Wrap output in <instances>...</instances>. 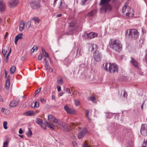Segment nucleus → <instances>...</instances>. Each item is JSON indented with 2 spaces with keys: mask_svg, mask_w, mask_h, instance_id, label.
Wrapping results in <instances>:
<instances>
[{
  "mask_svg": "<svg viewBox=\"0 0 147 147\" xmlns=\"http://www.w3.org/2000/svg\"><path fill=\"white\" fill-rule=\"evenodd\" d=\"M109 45L110 48L116 52H119L122 50V45L121 43L118 40L111 41Z\"/></svg>",
  "mask_w": 147,
  "mask_h": 147,
  "instance_id": "f257e3e1",
  "label": "nucleus"
},
{
  "mask_svg": "<svg viewBox=\"0 0 147 147\" xmlns=\"http://www.w3.org/2000/svg\"><path fill=\"white\" fill-rule=\"evenodd\" d=\"M111 0H101L100 5H104L102 7L100 8L101 11L106 13L107 11H109L112 10V5L107 4Z\"/></svg>",
  "mask_w": 147,
  "mask_h": 147,
  "instance_id": "f03ea898",
  "label": "nucleus"
},
{
  "mask_svg": "<svg viewBox=\"0 0 147 147\" xmlns=\"http://www.w3.org/2000/svg\"><path fill=\"white\" fill-rule=\"evenodd\" d=\"M127 33L129 37L132 39L135 40L138 38L139 37V33L138 30L136 29H131L127 30Z\"/></svg>",
  "mask_w": 147,
  "mask_h": 147,
  "instance_id": "7ed1b4c3",
  "label": "nucleus"
},
{
  "mask_svg": "<svg viewBox=\"0 0 147 147\" xmlns=\"http://www.w3.org/2000/svg\"><path fill=\"white\" fill-rule=\"evenodd\" d=\"M93 56L94 60L97 62H99L101 60L102 54L100 52L96 50L94 52Z\"/></svg>",
  "mask_w": 147,
  "mask_h": 147,
  "instance_id": "20e7f679",
  "label": "nucleus"
},
{
  "mask_svg": "<svg viewBox=\"0 0 147 147\" xmlns=\"http://www.w3.org/2000/svg\"><path fill=\"white\" fill-rule=\"evenodd\" d=\"M19 0H9L8 2V5L11 8L16 7L19 3Z\"/></svg>",
  "mask_w": 147,
  "mask_h": 147,
  "instance_id": "39448f33",
  "label": "nucleus"
},
{
  "mask_svg": "<svg viewBox=\"0 0 147 147\" xmlns=\"http://www.w3.org/2000/svg\"><path fill=\"white\" fill-rule=\"evenodd\" d=\"M109 66L108 71L110 73H114L118 71V66H117L113 63H109Z\"/></svg>",
  "mask_w": 147,
  "mask_h": 147,
  "instance_id": "423d86ee",
  "label": "nucleus"
},
{
  "mask_svg": "<svg viewBox=\"0 0 147 147\" xmlns=\"http://www.w3.org/2000/svg\"><path fill=\"white\" fill-rule=\"evenodd\" d=\"M141 134L144 136H147V124H142L140 130Z\"/></svg>",
  "mask_w": 147,
  "mask_h": 147,
  "instance_id": "0eeeda50",
  "label": "nucleus"
},
{
  "mask_svg": "<svg viewBox=\"0 0 147 147\" xmlns=\"http://www.w3.org/2000/svg\"><path fill=\"white\" fill-rule=\"evenodd\" d=\"M31 7L34 9H37L40 7V4L36 1H32L30 3Z\"/></svg>",
  "mask_w": 147,
  "mask_h": 147,
  "instance_id": "6e6552de",
  "label": "nucleus"
},
{
  "mask_svg": "<svg viewBox=\"0 0 147 147\" xmlns=\"http://www.w3.org/2000/svg\"><path fill=\"white\" fill-rule=\"evenodd\" d=\"M87 131L86 128H84L81 130L78 134V138L80 139L82 138L87 132Z\"/></svg>",
  "mask_w": 147,
  "mask_h": 147,
  "instance_id": "1a4fd4ad",
  "label": "nucleus"
},
{
  "mask_svg": "<svg viewBox=\"0 0 147 147\" xmlns=\"http://www.w3.org/2000/svg\"><path fill=\"white\" fill-rule=\"evenodd\" d=\"M134 15V11L133 9L129 7L127 8V12L126 13V16L128 17H132Z\"/></svg>",
  "mask_w": 147,
  "mask_h": 147,
  "instance_id": "9d476101",
  "label": "nucleus"
},
{
  "mask_svg": "<svg viewBox=\"0 0 147 147\" xmlns=\"http://www.w3.org/2000/svg\"><path fill=\"white\" fill-rule=\"evenodd\" d=\"M6 8V4L3 0H0V11H3Z\"/></svg>",
  "mask_w": 147,
  "mask_h": 147,
  "instance_id": "9b49d317",
  "label": "nucleus"
},
{
  "mask_svg": "<svg viewBox=\"0 0 147 147\" xmlns=\"http://www.w3.org/2000/svg\"><path fill=\"white\" fill-rule=\"evenodd\" d=\"M131 60L130 62L137 69L139 68V66L138 62L132 57H131Z\"/></svg>",
  "mask_w": 147,
  "mask_h": 147,
  "instance_id": "f8f14e48",
  "label": "nucleus"
},
{
  "mask_svg": "<svg viewBox=\"0 0 147 147\" xmlns=\"http://www.w3.org/2000/svg\"><path fill=\"white\" fill-rule=\"evenodd\" d=\"M64 109L67 113L73 114L74 113V110L71 108H69L67 105H65L64 107Z\"/></svg>",
  "mask_w": 147,
  "mask_h": 147,
  "instance_id": "ddd939ff",
  "label": "nucleus"
},
{
  "mask_svg": "<svg viewBox=\"0 0 147 147\" xmlns=\"http://www.w3.org/2000/svg\"><path fill=\"white\" fill-rule=\"evenodd\" d=\"M98 34L97 33L91 32L88 34L87 35V37L90 39H91L94 38L95 37H96L98 36Z\"/></svg>",
  "mask_w": 147,
  "mask_h": 147,
  "instance_id": "4468645a",
  "label": "nucleus"
},
{
  "mask_svg": "<svg viewBox=\"0 0 147 147\" xmlns=\"http://www.w3.org/2000/svg\"><path fill=\"white\" fill-rule=\"evenodd\" d=\"M96 12L95 9L89 12L87 14V16L89 17H91L94 16Z\"/></svg>",
  "mask_w": 147,
  "mask_h": 147,
  "instance_id": "2eb2a0df",
  "label": "nucleus"
},
{
  "mask_svg": "<svg viewBox=\"0 0 147 147\" xmlns=\"http://www.w3.org/2000/svg\"><path fill=\"white\" fill-rule=\"evenodd\" d=\"M89 50V51H93L95 48L96 47V45L93 44H90L88 45Z\"/></svg>",
  "mask_w": 147,
  "mask_h": 147,
  "instance_id": "dca6fc26",
  "label": "nucleus"
},
{
  "mask_svg": "<svg viewBox=\"0 0 147 147\" xmlns=\"http://www.w3.org/2000/svg\"><path fill=\"white\" fill-rule=\"evenodd\" d=\"M10 76L9 75L6 81L5 87L7 89L9 88L10 86Z\"/></svg>",
  "mask_w": 147,
  "mask_h": 147,
  "instance_id": "f3484780",
  "label": "nucleus"
},
{
  "mask_svg": "<svg viewBox=\"0 0 147 147\" xmlns=\"http://www.w3.org/2000/svg\"><path fill=\"white\" fill-rule=\"evenodd\" d=\"M25 26V23L22 20L20 22V24L19 26V29L20 30V31H22L23 30Z\"/></svg>",
  "mask_w": 147,
  "mask_h": 147,
  "instance_id": "a211bd4d",
  "label": "nucleus"
},
{
  "mask_svg": "<svg viewBox=\"0 0 147 147\" xmlns=\"http://www.w3.org/2000/svg\"><path fill=\"white\" fill-rule=\"evenodd\" d=\"M45 124L48 127L51 129H55V126L53 124L51 123L50 122L46 121L45 122Z\"/></svg>",
  "mask_w": 147,
  "mask_h": 147,
  "instance_id": "6ab92c4d",
  "label": "nucleus"
},
{
  "mask_svg": "<svg viewBox=\"0 0 147 147\" xmlns=\"http://www.w3.org/2000/svg\"><path fill=\"white\" fill-rule=\"evenodd\" d=\"M18 104V101L16 100H13L9 104V106L11 107H15Z\"/></svg>",
  "mask_w": 147,
  "mask_h": 147,
  "instance_id": "aec40b11",
  "label": "nucleus"
},
{
  "mask_svg": "<svg viewBox=\"0 0 147 147\" xmlns=\"http://www.w3.org/2000/svg\"><path fill=\"white\" fill-rule=\"evenodd\" d=\"M61 129L66 131H68L69 130V127H67L65 124H63L62 125Z\"/></svg>",
  "mask_w": 147,
  "mask_h": 147,
  "instance_id": "412c9836",
  "label": "nucleus"
},
{
  "mask_svg": "<svg viewBox=\"0 0 147 147\" xmlns=\"http://www.w3.org/2000/svg\"><path fill=\"white\" fill-rule=\"evenodd\" d=\"M34 114H35V113L34 111H28L25 112L24 115L26 116H32L34 115Z\"/></svg>",
  "mask_w": 147,
  "mask_h": 147,
  "instance_id": "4be33fe9",
  "label": "nucleus"
},
{
  "mask_svg": "<svg viewBox=\"0 0 147 147\" xmlns=\"http://www.w3.org/2000/svg\"><path fill=\"white\" fill-rule=\"evenodd\" d=\"M36 123L40 125L42 127H43L44 123L42 121V120L40 119H38L36 121Z\"/></svg>",
  "mask_w": 147,
  "mask_h": 147,
  "instance_id": "5701e85b",
  "label": "nucleus"
},
{
  "mask_svg": "<svg viewBox=\"0 0 147 147\" xmlns=\"http://www.w3.org/2000/svg\"><path fill=\"white\" fill-rule=\"evenodd\" d=\"M82 52L81 49L79 48H78L76 50V57H78L82 54Z\"/></svg>",
  "mask_w": 147,
  "mask_h": 147,
  "instance_id": "b1692460",
  "label": "nucleus"
},
{
  "mask_svg": "<svg viewBox=\"0 0 147 147\" xmlns=\"http://www.w3.org/2000/svg\"><path fill=\"white\" fill-rule=\"evenodd\" d=\"M71 61V60L69 59V57L66 58L65 60V63L66 65H68L70 64Z\"/></svg>",
  "mask_w": 147,
  "mask_h": 147,
  "instance_id": "393cba45",
  "label": "nucleus"
},
{
  "mask_svg": "<svg viewBox=\"0 0 147 147\" xmlns=\"http://www.w3.org/2000/svg\"><path fill=\"white\" fill-rule=\"evenodd\" d=\"M16 67L15 66H13L10 68V72L11 74H13L16 70Z\"/></svg>",
  "mask_w": 147,
  "mask_h": 147,
  "instance_id": "a878e982",
  "label": "nucleus"
},
{
  "mask_svg": "<svg viewBox=\"0 0 147 147\" xmlns=\"http://www.w3.org/2000/svg\"><path fill=\"white\" fill-rule=\"evenodd\" d=\"M23 35V34L22 33L19 34L15 36V38L17 39V40H18L22 38Z\"/></svg>",
  "mask_w": 147,
  "mask_h": 147,
  "instance_id": "bb28decb",
  "label": "nucleus"
},
{
  "mask_svg": "<svg viewBox=\"0 0 147 147\" xmlns=\"http://www.w3.org/2000/svg\"><path fill=\"white\" fill-rule=\"evenodd\" d=\"M57 83L60 85H62L63 84V80L62 78H57Z\"/></svg>",
  "mask_w": 147,
  "mask_h": 147,
  "instance_id": "cd10ccee",
  "label": "nucleus"
},
{
  "mask_svg": "<svg viewBox=\"0 0 147 147\" xmlns=\"http://www.w3.org/2000/svg\"><path fill=\"white\" fill-rule=\"evenodd\" d=\"M91 100L92 102L93 103H95L96 102V99L94 96H92L89 98V99L88 100Z\"/></svg>",
  "mask_w": 147,
  "mask_h": 147,
  "instance_id": "c85d7f7f",
  "label": "nucleus"
},
{
  "mask_svg": "<svg viewBox=\"0 0 147 147\" xmlns=\"http://www.w3.org/2000/svg\"><path fill=\"white\" fill-rule=\"evenodd\" d=\"M31 20H32L34 21L37 22L38 23H39L40 22V20L37 17H34L32 18L31 19Z\"/></svg>",
  "mask_w": 147,
  "mask_h": 147,
  "instance_id": "c756f323",
  "label": "nucleus"
},
{
  "mask_svg": "<svg viewBox=\"0 0 147 147\" xmlns=\"http://www.w3.org/2000/svg\"><path fill=\"white\" fill-rule=\"evenodd\" d=\"M31 23L30 21H28L27 22L26 25V27L28 29L31 26Z\"/></svg>",
  "mask_w": 147,
  "mask_h": 147,
  "instance_id": "7c9ffc66",
  "label": "nucleus"
},
{
  "mask_svg": "<svg viewBox=\"0 0 147 147\" xmlns=\"http://www.w3.org/2000/svg\"><path fill=\"white\" fill-rule=\"evenodd\" d=\"M7 123L6 121H5L3 122V128L5 129H7L8 128L7 126Z\"/></svg>",
  "mask_w": 147,
  "mask_h": 147,
  "instance_id": "2f4dec72",
  "label": "nucleus"
},
{
  "mask_svg": "<svg viewBox=\"0 0 147 147\" xmlns=\"http://www.w3.org/2000/svg\"><path fill=\"white\" fill-rule=\"evenodd\" d=\"M32 131L30 129H29L28 131L26 134L27 136L29 137H30L32 135Z\"/></svg>",
  "mask_w": 147,
  "mask_h": 147,
  "instance_id": "473e14b6",
  "label": "nucleus"
},
{
  "mask_svg": "<svg viewBox=\"0 0 147 147\" xmlns=\"http://www.w3.org/2000/svg\"><path fill=\"white\" fill-rule=\"evenodd\" d=\"M54 116L51 115H49L48 116V119L50 121H52L53 119L54 118Z\"/></svg>",
  "mask_w": 147,
  "mask_h": 147,
  "instance_id": "72a5a7b5",
  "label": "nucleus"
},
{
  "mask_svg": "<svg viewBox=\"0 0 147 147\" xmlns=\"http://www.w3.org/2000/svg\"><path fill=\"white\" fill-rule=\"evenodd\" d=\"M39 106V103L37 102L36 101L34 102V107H33L32 106V108H36L38 107Z\"/></svg>",
  "mask_w": 147,
  "mask_h": 147,
  "instance_id": "f704fd0d",
  "label": "nucleus"
},
{
  "mask_svg": "<svg viewBox=\"0 0 147 147\" xmlns=\"http://www.w3.org/2000/svg\"><path fill=\"white\" fill-rule=\"evenodd\" d=\"M38 49V47L36 46H34L32 48V53L34 52L35 50H36V51H37Z\"/></svg>",
  "mask_w": 147,
  "mask_h": 147,
  "instance_id": "c9c22d12",
  "label": "nucleus"
},
{
  "mask_svg": "<svg viewBox=\"0 0 147 147\" xmlns=\"http://www.w3.org/2000/svg\"><path fill=\"white\" fill-rule=\"evenodd\" d=\"M103 65L104 66V69L107 71H108V69L107 68L108 67V63H106L105 65L104 64Z\"/></svg>",
  "mask_w": 147,
  "mask_h": 147,
  "instance_id": "e433bc0d",
  "label": "nucleus"
},
{
  "mask_svg": "<svg viewBox=\"0 0 147 147\" xmlns=\"http://www.w3.org/2000/svg\"><path fill=\"white\" fill-rule=\"evenodd\" d=\"M8 144V141L7 140L4 142L3 147H7Z\"/></svg>",
  "mask_w": 147,
  "mask_h": 147,
  "instance_id": "4c0bfd02",
  "label": "nucleus"
},
{
  "mask_svg": "<svg viewBox=\"0 0 147 147\" xmlns=\"http://www.w3.org/2000/svg\"><path fill=\"white\" fill-rule=\"evenodd\" d=\"M142 146L143 147H147V140L145 141V140H144Z\"/></svg>",
  "mask_w": 147,
  "mask_h": 147,
  "instance_id": "58836bf2",
  "label": "nucleus"
},
{
  "mask_svg": "<svg viewBox=\"0 0 147 147\" xmlns=\"http://www.w3.org/2000/svg\"><path fill=\"white\" fill-rule=\"evenodd\" d=\"M74 102L75 103V105H76L77 106H78L80 105V102L78 100H74Z\"/></svg>",
  "mask_w": 147,
  "mask_h": 147,
  "instance_id": "ea45409f",
  "label": "nucleus"
},
{
  "mask_svg": "<svg viewBox=\"0 0 147 147\" xmlns=\"http://www.w3.org/2000/svg\"><path fill=\"white\" fill-rule=\"evenodd\" d=\"M11 49H10L9 53L7 54V56H6V62H7V60L8 59L9 56L10 55V53H11Z\"/></svg>",
  "mask_w": 147,
  "mask_h": 147,
  "instance_id": "a19ab883",
  "label": "nucleus"
},
{
  "mask_svg": "<svg viewBox=\"0 0 147 147\" xmlns=\"http://www.w3.org/2000/svg\"><path fill=\"white\" fill-rule=\"evenodd\" d=\"M127 7V6L126 5H125L122 8V12L123 13H124L125 12L126 10Z\"/></svg>",
  "mask_w": 147,
  "mask_h": 147,
  "instance_id": "79ce46f5",
  "label": "nucleus"
},
{
  "mask_svg": "<svg viewBox=\"0 0 147 147\" xmlns=\"http://www.w3.org/2000/svg\"><path fill=\"white\" fill-rule=\"evenodd\" d=\"M44 55L46 57H48V59H50V58L49 57V55L46 52H45V53H43Z\"/></svg>",
  "mask_w": 147,
  "mask_h": 147,
  "instance_id": "37998d69",
  "label": "nucleus"
},
{
  "mask_svg": "<svg viewBox=\"0 0 147 147\" xmlns=\"http://www.w3.org/2000/svg\"><path fill=\"white\" fill-rule=\"evenodd\" d=\"M72 144L74 147H78L77 143L75 141H73Z\"/></svg>",
  "mask_w": 147,
  "mask_h": 147,
  "instance_id": "c03bdc74",
  "label": "nucleus"
},
{
  "mask_svg": "<svg viewBox=\"0 0 147 147\" xmlns=\"http://www.w3.org/2000/svg\"><path fill=\"white\" fill-rule=\"evenodd\" d=\"M40 101L42 103H45L46 101V100L45 99H44L43 98H40Z\"/></svg>",
  "mask_w": 147,
  "mask_h": 147,
  "instance_id": "a18cd8bd",
  "label": "nucleus"
},
{
  "mask_svg": "<svg viewBox=\"0 0 147 147\" xmlns=\"http://www.w3.org/2000/svg\"><path fill=\"white\" fill-rule=\"evenodd\" d=\"M2 52L4 56L6 54L7 51L5 50V49H3L2 50Z\"/></svg>",
  "mask_w": 147,
  "mask_h": 147,
  "instance_id": "49530a36",
  "label": "nucleus"
},
{
  "mask_svg": "<svg viewBox=\"0 0 147 147\" xmlns=\"http://www.w3.org/2000/svg\"><path fill=\"white\" fill-rule=\"evenodd\" d=\"M145 59L146 61V62L147 65V51L146 50V53L145 55Z\"/></svg>",
  "mask_w": 147,
  "mask_h": 147,
  "instance_id": "de8ad7c7",
  "label": "nucleus"
},
{
  "mask_svg": "<svg viewBox=\"0 0 147 147\" xmlns=\"http://www.w3.org/2000/svg\"><path fill=\"white\" fill-rule=\"evenodd\" d=\"M89 111L88 110H86V116L88 119H89Z\"/></svg>",
  "mask_w": 147,
  "mask_h": 147,
  "instance_id": "09e8293b",
  "label": "nucleus"
},
{
  "mask_svg": "<svg viewBox=\"0 0 147 147\" xmlns=\"http://www.w3.org/2000/svg\"><path fill=\"white\" fill-rule=\"evenodd\" d=\"M52 121H53L54 123H56L58 122V121L57 119L54 117Z\"/></svg>",
  "mask_w": 147,
  "mask_h": 147,
  "instance_id": "8fccbe9b",
  "label": "nucleus"
},
{
  "mask_svg": "<svg viewBox=\"0 0 147 147\" xmlns=\"http://www.w3.org/2000/svg\"><path fill=\"white\" fill-rule=\"evenodd\" d=\"M108 114V113H107ZM113 113H108L109 116H107V117L109 118H110L112 117Z\"/></svg>",
  "mask_w": 147,
  "mask_h": 147,
  "instance_id": "3c124183",
  "label": "nucleus"
},
{
  "mask_svg": "<svg viewBox=\"0 0 147 147\" xmlns=\"http://www.w3.org/2000/svg\"><path fill=\"white\" fill-rule=\"evenodd\" d=\"M42 54H40L38 57V59L39 60H41L42 59Z\"/></svg>",
  "mask_w": 147,
  "mask_h": 147,
  "instance_id": "603ef678",
  "label": "nucleus"
},
{
  "mask_svg": "<svg viewBox=\"0 0 147 147\" xmlns=\"http://www.w3.org/2000/svg\"><path fill=\"white\" fill-rule=\"evenodd\" d=\"M66 92L67 93L69 94H70L71 93V91L70 89L69 88H67L66 90Z\"/></svg>",
  "mask_w": 147,
  "mask_h": 147,
  "instance_id": "864d4df0",
  "label": "nucleus"
},
{
  "mask_svg": "<svg viewBox=\"0 0 147 147\" xmlns=\"http://www.w3.org/2000/svg\"><path fill=\"white\" fill-rule=\"evenodd\" d=\"M127 95V94L126 91H124L123 94V96L124 97H126Z\"/></svg>",
  "mask_w": 147,
  "mask_h": 147,
  "instance_id": "5fc2aeb1",
  "label": "nucleus"
},
{
  "mask_svg": "<svg viewBox=\"0 0 147 147\" xmlns=\"http://www.w3.org/2000/svg\"><path fill=\"white\" fill-rule=\"evenodd\" d=\"M45 68L46 70H48L50 68V66H48V65H47V64H46L45 65Z\"/></svg>",
  "mask_w": 147,
  "mask_h": 147,
  "instance_id": "6e6d98bb",
  "label": "nucleus"
},
{
  "mask_svg": "<svg viewBox=\"0 0 147 147\" xmlns=\"http://www.w3.org/2000/svg\"><path fill=\"white\" fill-rule=\"evenodd\" d=\"M57 90L58 92H59L61 90V87L60 86H57Z\"/></svg>",
  "mask_w": 147,
  "mask_h": 147,
  "instance_id": "4d7b16f0",
  "label": "nucleus"
},
{
  "mask_svg": "<svg viewBox=\"0 0 147 147\" xmlns=\"http://www.w3.org/2000/svg\"><path fill=\"white\" fill-rule=\"evenodd\" d=\"M87 0H82L81 4L82 5H83L85 3V2L87 1Z\"/></svg>",
  "mask_w": 147,
  "mask_h": 147,
  "instance_id": "13d9d810",
  "label": "nucleus"
},
{
  "mask_svg": "<svg viewBox=\"0 0 147 147\" xmlns=\"http://www.w3.org/2000/svg\"><path fill=\"white\" fill-rule=\"evenodd\" d=\"M19 133L20 134H22L23 133V131H22V128H20L19 129Z\"/></svg>",
  "mask_w": 147,
  "mask_h": 147,
  "instance_id": "bf43d9fd",
  "label": "nucleus"
},
{
  "mask_svg": "<svg viewBox=\"0 0 147 147\" xmlns=\"http://www.w3.org/2000/svg\"><path fill=\"white\" fill-rule=\"evenodd\" d=\"M40 92V89H37L36 90L35 92V95H36L38 93Z\"/></svg>",
  "mask_w": 147,
  "mask_h": 147,
  "instance_id": "052dcab7",
  "label": "nucleus"
},
{
  "mask_svg": "<svg viewBox=\"0 0 147 147\" xmlns=\"http://www.w3.org/2000/svg\"><path fill=\"white\" fill-rule=\"evenodd\" d=\"M144 102H145V101H143V102L142 103L141 105V109H142V110H143V107H144Z\"/></svg>",
  "mask_w": 147,
  "mask_h": 147,
  "instance_id": "680f3d73",
  "label": "nucleus"
},
{
  "mask_svg": "<svg viewBox=\"0 0 147 147\" xmlns=\"http://www.w3.org/2000/svg\"><path fill=\"white\" fill-rule=\"evenodd\" d=\"M65 93V92H61L59 94V96H62Z\"/></svg>",
  "mask_w": 147,
  "mask_h": 147,
  "instance_id": "e2e57ef3",
  "label": "nucleus"
},
{
  "mask_svg": "<svg viewBox=\"0 0 147 147\" xmlns=\"http://www.w3.org/2000/svg\"><path fill=\"white\" fill-rule=\"evenodd\" d=\"M48 70L49 71V72H52L53 71V69H52L51 68V67H50V68Z\"/></svg>",
  "mask_w": 147,
  "mask_h": 147,
  "instance_id": "0e129e2a",
  "label": "nucleus"
},
{
  "mask_svg": "<svg viewBox=\"0 0 147 147\" xmlns=\"http://www.w3.org/2000/svg\"><path fill=\"white\" fill-rule=\"evenodd\" d=\"M0 101L1 102H3V98H2L1 96L0 95Z\"/></svg>",
  "mask_w": 147,
  "mask_h": 147,
  "instance_id": "69168bd1",
  "label": "nucleus"
},
{
  "mask_svg": "<svg viewBox=\"0 0 147 147\" xmlns=\"http://www.w3.org/2000/svg\"><path fill=\"white\" fill-rule=\"evenodd\" d=\"M83 147H90L89 146L86 145V144H83Z\"/></svg>",
  "mask_w": 147,
  "mask_h": 147,
  "instance_id": "338daca9",
  "label": "nucleus"
},
{
  "mask_svg": "<svg viewBox=\"0 0 147 147\" xmlns=\"http://www.w3.org/2000/svg\"><path fill=\"white\" fill-rule=\"evenodd\" d=\"M5 108H2L1 109V111L2 113H4L5 110Z\"/></svg>",
  "mask_w": 147,
  "mask_h": 147,
  "instance_id": "774afa93",
  "label": "nucleus"
}]
</instances>
